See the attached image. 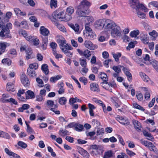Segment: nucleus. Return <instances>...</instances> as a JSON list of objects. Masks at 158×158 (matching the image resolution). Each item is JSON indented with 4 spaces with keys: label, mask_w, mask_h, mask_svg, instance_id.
Returning <instances> with one entry per match:
<instances>
[{
    "label": "nucleus",
    "mask_w": 158,
    "mask_h": 158,
    "mask_svg": "<svg viewBox=\"0 0 158 158\" xmlns=\"http://www.w3.org/2000/svg\"><path fill=\"white\" fill-rule=\"evenodd\" d=\"M91 3L87 0H82L76 7V13L79 17H84L87 15L88 10Z\"/></svg>",
    "instance_id": "obj_1"
},
{
    "label": "nucleus",
    "mask_w": 158,
    "mask_h": 158,
    "mask_svg": "<svg viewBox=\"0 0 158 158\" xmlns=\"http://www.w3.org/2000/svg\"><path fill=\"white\" fill-rule=\"evenodd\" d=\"M106 31H110V34L113 38L120 37L122 36V30L120 27L113 21H111L106 27Z\"/></svg>",
    "instance_id": "obj_2"
},
{
    "label": "nucleus",
    "mask_w": 158,
    "mask_h": 158,
    "mask_svg": "<svg viewBox=\"0 0 158 158\" xmlns=\"http://www.w3.org/2000/svg\"><path fill=\"white\" fill-rule=\"evenodd\" d=\"M111 21L108 19H100L95 21L94 26V27L97 29L101 31L104 29L106 31V27L108 23H110Z\"/></svg>",
    "instance_id": "obj_3"
},
{
    "label": "nucleus",
    "mask_w": 158,
    "mask_h": 158,
    "mask_svg": "<svg viewBox=\"0 0 158 158\" xmlns=\"http://www.w3.org/2000/svg\"><path fill=\"white\" fill-rule=\"evenodd\" d=\"M53 17L56 18L57 19H59L61 21H68L71 20L72 19L71 16L68 15V17L64 15V11L59 12V11L56 10L52 14Z\"/></svg>",
    "instance_id": "obj_4"
},
{
    "label": "nucleus",
    "mask_w": 158,
    "mask_h": 158,
    "mask_svg": "<svg viewBox=\"0 0 158 158\" xmlns=\"http://www.w3.org/2000/svg\"><path fill=\"white\" fill-rule=\"evenodd\" d=\"M21 80L24 86L27 87L29 85V81L24 73H23L21 75Z\"/></svg>",
    "instance_id": "obj_5"
},
{
    "label": "nucleus",
    "mask_w": 158,
    "mask_h": 158,
    "mask_svg": "<svg viewBox=\"0 0 158 158\" xmlns=\"http://www.w3.org/2000/svg\"><path fill=\"white\" fill-rule=\"evenodd\" d=\"M10 30L8 29L2 28L0 32V35L1 37L9 38L10 37Z\"/></svg>",
    "instance_id": "obj_6"
},
{
    "label": "nucleus",
    "mask_w": 158,
    "mask_h": 158,
    "mask_svg": "<svg viewBox=\"0 0 158 158\" xmlns=\"http://www.w3.org/2000/svg\"><path fill=\"white\" fill-rule=\"evenodd\" d=\"M77 51L79 54L81 56H84L86 58L89 60V58L88 59V58H89L91 55L90 52L87 49L85 50L84 51H83L80 49H77Z\"/></svg>",
    "instance_id": "obj_7"
},
{
    "label": "nucleus",
    "mask_w": 158,
    "mask_h": 158,
    "mask_svg": "<svg viewBox=\"0 0 158 158\" xmlns=\"http://www.w3.org/2000/svg\"><path fill=\"white\" fill-rule=\"evenodd\" d=\"M25 53H26V58L27 60L33 58L35 57V55L33 54L31 48L28 47L27 48Z\"/></svg>",
    "instance_id": "obj_8"
},
{
    "label": "nucleus",
    "mask_w": 158,
    "mask_h": 158,
    "mask_svg": "<svg viewBox=\"0 0 158 158\" xmlns=\"http://www.w3.org/2000/svg\"><path fill=\"white\" fill-rule=\"evenodd\" d=\"M77 149L79 153L82 155L84 158H89V155L88 153L83 148L80 147H78Z\"/></svg>",
    "instance_id": "obj_9"
},
{
    "label": "nucleus",
    "mask_w": 158,
    "mask_h": 158,
    "mask_svg": "<svg viewBox=\"0 0 158 158\" xmlns=\"http://www.w3.org/2000/svg\"><path fill=\"white\" fill-rule=\"evenodd\" d=\"M10 45V44L7 42L0 43V55L5 52L6 48Z\"/></svg>",
    "instance_id": "obj_10"
},
{
    "label": "nucleus",
    "mask_w": 158,
    "mask_h": 158,
    "mask_svg": "<svg viewBox=\"0 0 158 158\" xmlns=\"http://www.w3.org/2000/svg\"><path fill=\"white\" fill-rule=\"evenodd\" d=\"M90 89L93 92H98L99 91L98 85L95 82L91 83L90 85Z\"/></svg>",
    "instance_id": "obj_11"
},
{
    "label": "nucleus",
    "mask_w": 158,
    "mask_h": 158,
    "mask_svg": "<svg viewBox=\"0 0 158 158\" xmlns=\"http://www.w3.org/2000/svg\"><path fill=\"white\" fill-rule=\"evenodd\" d=\"M40 31L41 34L44 36H48L49 33V31L48 29L46 28L44 26L40 27Z\"/></svg>",
    "instance_id": "obj_12"
},
{
    "label": "nucleus",
    "mask_w": 158,
    "mask_h": 158,
    "mask_svg": "<svg viewBox=\"0 0 158 158\" xmlns=\"http://www.w3.org/2000/svg\"><path fill=\"white\" fill-rule=\"evenodd\" d=\"M84 44L86 48L90 50H94L95 48L94 46L90 41H85Z\"/></svg>",
    "instance_id": "obj_13"
},
{
    "label": "nucleus",
    "mask_w": 158,
    "mask_h": 158,
    "mask_svg": "<svg viewBox=\"0 0 158 158\" xmlns=\"http://www.w3.org/2000/svg\"><path fill=\"white\" fill-rule=\"evenodd\" d=\"M74 12V9L73 7L72 6L68 7L66 10V14L65 16L67 17H68V15L71 16V15L73 14Z\"/></svg>",
    "instance_id": "obj_14"
},
{
    "label": "nucleus",
    "mask_w": 158,
    "mask_h": 158,
    "mask_svg": "<svg viewBox=\"0 0 158 158\" xmlns=\"http://www.w3.org/2000/svg\"><path fill=\"white\" fill-rule=\"evenodd\" d=\"M26 99H27L34 98V94L32 91L28 90L25 93Z\"/></svg>",
    "instance_id": "obj_15"
},
{
    "label": "nucleus",
    "mask_w": 158,
    "mask_h": 158,
    "mask_svg": "<svg viewBox=\"0 0 158 158\" xmlns=\"http://www.w3.org/2000/svg\"><path fill=\"white\" fill-rule=\"evenodd\" d=\"M129 4L131 7L134 9L139 3V0H129Z\"/></svg>",
    "instance_id": "obj_16"
},
{
    "label": "nucleus",
    "mask_w": 158,
    "mask_h": 158,
    "mask_svg": "<svg viewBox=\"0 0 158 158\" xmlns=\"http://www.w3.org/2000/svg\"><path fill=\"white\" fill-rule=\"evenodd\" d=\"M132 123L134 126L135 129L138 131L141 130V124L138 121L135 120H132Z\"/></svg>",
    "instance_id": "obj_17"
},
{
    "label": "nucleus",
    "mask_w": 158,
    "mask_h": 158,
    "mask_svg": "<svg viewBox=\"0 0 158 158\" xmlns=\"http://www.w3.org/2000/svg\"><path fill=\"white\" fill-rule=\"evenodd\" d=\"M100 78L103 81L102 83L107 84V75L104 72H101L99 76Z\"/></svg>",
    "instance_id": "obj_18"
},
{
    "label": "nucleus",
    "mask_w": 158,
    "mask_h": 158,
    "mask_svg": "<svg viewBox=\"0 0 158 158\" xmlns=\"http://www.w3.org/2000/svg\"><path fill=\"white\" fill-rule=\"evenodd\" d=\"M84 19L85 24L89 25L90 23H92L94 21V18L91 16H86L85 17Z\"/></svg>",
    "instance_id": "obj_19"
},
{
    "label": "nucleus",
    "mask_w": 158,
    "mask_h": 158,
    "mask_svg": "<svg viewBox=\"0 0 158 158\" xmlns=\"http://www.w3.org/2000/svg\"><path fill=\"white\" fill-rule=\"evenodd\" d=\"M136 10L137 11H138L139 9H140L142 10H144L145 11H146L148 10L146 7L144 6V5L142 3H140L139 2V3L137 5L136 8L134 9Z\"/></svg>",
    "instance_id": "obj_20"
},
{
    "label": "nucleus",
    "mask_w": 158,
    "mask_h": 158,
    "mask_svg": "<svg viewBox=\"0 0 158 158\" xmlns=\"http://www.w3.org/2000/svg\"><path fill=\"white\" fill-rule=\"evenodd\" d=\"M27 74L32 78L36 77V73L35 70H31L30 69H27Z\"/></svg>",
    "instance_id": "obj_21"
},
{
    "label": "nucleus",
    "mask_w": 158,
    "mask_h": 158,
    "mask_svg": "<svg viewBox=\"0 0 158 158\" xmlns=\"http://www.w3.org/2000/svg\"><path fill=\"white\" fill-rule=\"evenodd\" d=\"M70 27L77 34H79L80 33V31H79V26L78 24H75V25L71 24Z\"/></svg>",
    "instance_id": "obj_22"
},
{
    "label": "nucleus",
    "mask_w": 158,
    "mask_h": 158,
    "mask_svg": "<svg viewBox=\"0 0 158 158\" xmlns=\"http://www.w3.org/2000/svg\"><path fill=\"white\" fill-rule=\"evenodd\" d=\"M14 85L13 83L11 82L8 83L6 85V89L8 91L14 92L15 89L14 88Z\"/></svg>",
    "instance_id": "obj_23"
},
{
    "label": "nucleus",
    "mask_w": 158,
    "mask_h": 158,
    "mask_svg": "<svg viewBox=\"0 0 158 158\" xmlns=\"http://www.w3.org/2000/svg\"><path fill=\"white\" fill-rule=\"evenodd\" d=\"M139 75L143 80L145 82H148L150 80L148 76L142 72L139 73Z\"/></svg>",
    "instance_id": "obj_24"
},
{
    "label": "nucleus",
    "mask_w": 158,
    "mask_h": 158,
    "mask_svg": "<svg viewBox=\"0 0 158 158\" xmlns=\"http://www.w3.org/2000/svg\"><path fill=\"white\" fill-rule=\"evenodd\" d=\"M41 69L45 74H48L49 72L48 66L46 64H44L41 66Z\"/></svg>",
    "instance_id": "obj_25"
},
{
    "label": "nucleus",
    "mask_w": 158,
    "mask_h": 158,
    "mask_svg": "<svg viewBox=\"0 0 158 158\" xmlns=\"http://www.w3.org/2000/svg\"><path fill=\"white\" fill-rule=\"evenodd\" d=\"M25 123L27 127L26 131L27 132L30 134L35 133V132L33 129L30 127V125L26 121H25Z\"/></svg>",
    "instance_id": "obj_26"
},
{
    "label": "nucleus",
    "mask_w": 158,
    "mask_h": 158,
    "mask_svg": "<svg viewBox=\"0 0 158 158\" xmlns=\"http://www.w3.org/2000/svg\"><path fill=\"white\" fill-rule=\"evenodd\" d=\"M30 107V106L28 104H24L21 107L18 108V111L19 112H23L24 110H27Z\"/></svg>",
    "instance_id": "obj_27"
},
{
    "label": "nucleus",
    "mask_w": 158,
    "mask_h": 158,
    "mask_svg": "<svg viewBox=\"0 0 158 158\" xmlns=\"http://www.w3.org/2000/svg\"><path fill=\"white\" fill-rule=\"evenodd\" d=\"M38 65L37 63H35L33 64H30L29 65V68L27 69H30L31 70H34L38 68Z\"/></svg>",
    "instance_id": "obj_28"
},
{
    "label": "nucleus",
    "mask_w": 158,
    "mask_h": 158,
    "mask_svg": "<svg viewBox=\"0 0 158 158\" xmlns=\"http://www.w3.org/2000/svg\"><path fill=\"white\" fill-rule=\"evenodd\" d=\"M150 63L155 69L158 72V61L154 60L150 61Z\"/></svg>",
    "instance_id": "obj_29"
},
{
    "label": "nucleus",
    "mask_w": 158,
    "mask_h": 158,
    "mask_svg": "<svg viewBox=\"0 0 158 158\" xmlns=\"http://www.w3.org/2000/svg\"><path fill=\"white\" fill-rule=\"evenodd\" d=\"M59 134L62 136H65L66 135H69V132L68 131L66 130L61 129L59 132Z\"/></svg>",
    "instance_id": "obj_30"
},
{
    "label": "nucleus",
    "mask_w": 158,
    "mask_h": 158,
    "mask_svg": "<svg viewBox=\"0 0 158 158\" xmlns=\"http://www.w3.org/2000/svg\"><path fill=\"white\" fill-rule=\"evenodd\" d=\"M62 76L60 75H57L56 77H52L50 78V81L51 82L55 83L56 81L60 79Z\"/></svg>",
    "instance_id": "obj_31"
},
{
    "label": "nucleus",
    "mask_w": 158,
    "mask_h": 158,
    "mask_svg": "<svg viewBox=\"0 0 158 158\" xmlns=\"http://www.w3.org/2000/svg\"><path fill=\"white\" fill-rule=\"evenodd\" d=\"M84 127L83 125L78 123H76L75 130L77 131H82Z\"/></svg>",
    "instance_id": "obj_32"
},
{
    "label": "nucleus",
    "mask_w": 158,
    "mask_h": 158,
    "mask_svg": "<svg viewBox=\"0 0 158 158\" xmlns=\"http://www.w3.org/2000/svg\"><path fill=\"white\" fill-rule=\"evenodd\" d=\"M143 134L144 136L148 137V138L147 139L148 140H151L153 139V137L151 135V134L148 133L146 131H143Z\"/></svg>",
    "instance_id": "obj_33"
},
{
    "label": "nucleus",
    "mask_w": 158,
    "mask_h": 158,
    "mask_svg": "<svg viewBox=\"0 0 158 158\" xmlns=\"http://www.w3.org/2000/svg\"><path fill=\"white\" fill-rule=\"evenodd\" d=\"M122 119L120 121V123L123 125H128L129 124V122L128 121V119L126 118H123L122 117Z\"/></svg>",
    "instance_id": "obj_34"
},
{
    "label": "nucleus",
    "mask_w": 158,
    "mask_h": 158,
    "mask_svg": "<svg viewBox=\"0 0 158 158\" xmlns=\"http://www.w3.org/2000/svg\"><path fill=\"white\" fill-rule=\"evenodd\" d=\"M149 34L153 37L152 40H155L156 37L158 36V33L155 30H153L152 31L149 32Z\"/></svg>",
    "instance_id": "obj_35"
},
{
    "label": "nucleus",
    "mask_w": 158,
    "mask_h": 158,
    "mask_svg": "<svg viewBox=\"0 0 158 158\" xmlns=\"http://www.w3.org/2000/svg\"><path fill=\"white\" fill-rule=\"evenodd\" d=\"M149 149L151 151H153L156 154H158V150L155 146L153 145L152 143L148 147Z\"/></svg>",
    "instance_id": "obj_36"
},
{
    "label": "nucleus",
    "mask_w": 158,
    "mask_h": 158,
    "mask_svg": "<svg viewBox=\"0 0 158 158\" xmlns=\"http://www.w3.org/2000/svg\"><path fill=\"white\" fill-rule=\"evenodd\" d=\"M140 141L142 144L144 145L146 147H149V146L152 144V143L143 140V139H140Z\"/></svg>",
    "instance_id": "obj_37"
},
{
    "label": "nucleus",
    "mask_w": 158,
    "mask_h": 158,
    "mask_svg": "<svg viewBox=\"0 0 158 158\" xmlns=\"http://www.w3.org/2000/svg\"><path fill=\"white\" fill-rule=\"evenodd\" d=\"M130 36L132 37H136L139 34V31L138 30H134L130 33Z\"/></svg>",
    "instance_id": "obj_38"
},
{
    "label": "nucleus",
    "mask_w": 158,
    "mask_h": 158,
    "mask_svg": "<svg viewBox=\"0 0 158 158\" xmlns=\"http://www.w3.org/2000/svg\"><path fill=\"white\" fill-rule=\"evenodd\" d=\"M112 152L111 150L106 152L103 157V158H110L112 156Z\"/></svg>",
    "instance_id": "obj_39"
},
{
    "label": "nucleus",
    "mask_w": 158,
    "mask_h": 158,
    "mask_svg": "<svg viewBox=\"0 0 158 158\" xmlns=\"http://www.w3.org/2000/svg\"><path fill=\"white\" fill-rule=\"evenodd\" d=\"M124 71L125 75L127 77L128 80L129 81H131L132 79L131 74L129 72L127 71V69H125L124 70Z\"/></svg>",
    "instance_id": "obj_40"
},
{
    "label": "nucleus",
    "mask_w": 158,
    "mask_h": 158,
    "mask_svg": "<svg viewBox=\"0 0 158 158\" xmlns=\"http://www.w3.org/2000/svg\"><path fill=\"white\" fill-rule=\"evenodd\" d=\"M81 100L78 99L77 97L71 98L69 100V102L70 104H73L76 102H81Z\"/></svg>",
    "instance_id": "obj_41"
},
{
    "label": "nucleus",
    "mask_w": 158,
    "mask_h": 158,
    "mask_svg": "<svg viewBox=\"0 0 158 158\" xmlns=\"http://www.w3.org/2000/svg\"><path fill=\"white\" fill-rule=\"evenodd\" d=\"M67 100L64 97H62L60 98L59 100V102L60 104L62 105H64L66 104Z\"/></svg>",
    "instance_id": "obj_42"
},
{
    "label": "nucleus",
    "mask_w": 158,
    "mask_h": 158,
    "mask_svg": "<svg viewBox=\"0 0 158 158\" xmlns=\"http://www.w3.org/2000/svg\"><path fill=\"white\" fill-rule=\"evenodd\" d=\"M3 63H5L8 66L10 65L11 64V60L7 58L3 59L2 61Z\"/></svg>",
    "instance_id": "obj_43"
},
{
    "label": "nucleus",
    "mask_w": 158,
    "mask_h": 158,
    "mask_svg": "<svg viewBox=\"0 0 158 158\" xmlns=\"http://www.w3.org/2000/svg\"><path fill=\"white\" fill-rule=\"evenodd\" d=\"M86 59H79L80 63L82 67H86L87 65Z\"/></svg>",
    "instance_id": "obj_44"
},
{
    "label": "nucleus",
    "mask_w": 158,
    "mask_h": 158,
    "mask_svg": "<svg viewBox=\"0 0 158 158\" xmlns=\"http://www.w3.org/2000/svg\"><path fill=\"white\" fill-rule=\"evenodd\" d=\"M133 106L135 108L140 110L141 111H144V109L142 107L139 105L137 103H133Z\"/></svg>",
    "instance_id": "obj_45"
},
{
    "label": "nucleus",
    "mask_w": 158,
    "mask_h": 158,
    "mask_svg": "<svg viewBox=\"0 0 158 158\" xmlns=\"http://www.w3.org/2000/svg\"><path fill=\"white\" fill-rule=\"evenodd\" d=\"M158 4V2L156 1H152L150 2L148 4V6L149 7H151V5L156 7L157 8Z\"/></svg>",
    "instance_id": "obj_46"
},
{
    "label": "nucleus",
    "mask_w": 158,
    "mask_h": 158,
    "mask_svg": "<svg viewBox=\"0 0 158 158\" xmlns=\"http://www.w3.org/2000/svg\"><path fill=\"white\" fill-rule=\"evenodd\" d=\"M57 0H51L50 3V5L51 8H56L57 7Z\"/></svg>",
    "instance_id": "obj_47"
},
{
    "label": "nucleus",
    "mask_w": 158,
    "mask_h": 158,
    "mask_svg": "<svg viewBox=\"0 0 158 158\" xmlns=\"http://www.w3.org/2000/svg\"><path fill=\"white\" fill-rule=\"evenodd\" d=\"M113 57L114 58L116 61L118 62L119 61V58L121 56V54L120 52L117 53V54H114L113 55Z\"/></svg>",
    "instance_id": "obj_48"
},
{
    "label": "nucleus",
    "mask_w": 158,
    "mask_h": 158,
    "mask_svg": "<svg viewBox=\"0 0 158 158\" xmlns=\"http://www.w3.org/2000/svg\"><path fill=\"white\" fill-rule=\"evenodd\" d=\"M57 28L61 31L63 32H65L66 31V29L62 25L59 23L56 26Z\"/></svg>",
    "instance_id": "obj_49"
},
{
    "label": "nucleus",
    "mask_w": 158,
    "mask_h": 158,
    "mask_svg": "<svg viewBox=\"0 0 158 158\" xmlns=\"http://www.w3.org/2000/svg\"><path fill=\"white\" fill-rule=\"evenodd\" d=\"M58 43L59 44L60 49H63V46H64L66 43V41L64 40H59L58 41Z\"/></svg>",
    "instance_id": "obj_50"
},
{
    "label": "nucleus",
    "mask_w": 158,
    "mask_h": 158,
    "mask_svg": "<svg viewBox=\"0 0 158 158\" xmlns=\"http://www.w3.org/2000/svg\"><path fill=\"white\" fill-rule=\"evenodd\" d=\"M18 144L19 146L23 148H25L27 146L26 143L21 141H19L18 143Z\"/></svg>",
    "instance_id": "obj_51"
},
{
    "label": "nucleus",
    "mask_w": 158,
    "mask_h": 158,
    "mask_svg": "<svg viewBox=\"0 0 158 158\" xmlns=\"http://www.w3.org/2000/svg\"><path fill=\"white\" fill-rule=\"evenodd\" d=\"M136 96L138 100L141 101L143 100V96L141 93L137 92Z\"/></svg>",
    "instance_id": "obj_52"
},
{
    "label": "nucleus",
    "mask_w": 158,
    "mask_h": 158,
    "mask_svg": "<svg viewBox=\"0 0 158 158\" xmlns=\"http://www.w3.org/2000/svg\"><path fill=\"white\" fill-rule=\"evenodd\" d=\"M79 81L83 83L85 85L87 83V79L84 77H81L79 79Z\"/></svg>",
    "instance_id": "obj_53"
},
{
    "label": "nucleus",
    "mask_w": 158,
    "mask_h": 158,
    "mask_svg": "<svg viewBox=\"0 0 158 158\" xmlns=\"http://www.w3.org/2000/svg\"><path fill=\"white\" fill-rule=\"evenodd\" d=\"M47 105L49 107H53L54 105V102L52 100H48L47 102Z\"/></svg>",
    "instance_id": "obj_54"
},
{
    "label": "nucleus",
    "mask_w": 158,
    "mask_h": 158,
    "mask_svg": "<svg viewBox=\"0 0 158 158\" xmlns=\"http://www.w3.org/2000/svg\"><path fill=\"white\" fill-rule=\"evenodd\" d=\"M63 49H61L62 51L64 49H69V50H72L73 48L70 45H69L67 44H66L64 46H63Z\"/></svg>",
    "instance_id": "obj_55"
},
{
    "label": "nucleus",
    "mask_w": 158,
    "mask_h": 158,
    "mask_svg": "<svg viewBox=\"0 0 158 158\" xmlns=\"http://www.w3.org/2000/svg\"><path fill=\"white\" fill-rule=\"evenodd\" d=\"M5 100L6 102H11L15 105H17L18 104L17 102L15 99L12 98H10L9 99H6Z\"/></svg>",
    "instance_id": "obj_56"
},
{
    "label": "nucleus",
    "mask_w": 158,
    "mask_h": 158,
    "mask_svg": "<svg viewBox=\"0 0 158 158\" xmlns=\"http://www.w3.org/2000/svg\"><path fill=\"white\" fill-rule=\"evenodd\" d=\"M20 27L23 28H26L27 27V23L26 21H23L20 23Z\"/></svg>",
    "instance_id": "obj_57"
},
{
    "label": "nucleus",
    "mask_w": 158,
    "mask_h": 158,
    "mask_svg": "<svg viewBox=\"0 0 158 158\" xmlns=\"http://www.w3.org/2000/svg\"><path fill=\"white\" fill-rule=\"evenodd\" d=\"M137 15L141 19H144L146 17V15L143 12L138 11Z\"/></svg>",
    "instance_id": "obj_58"
},
{
    "label": "nucleus",
    "mask_w": 158,
    "mask_h": 158,
    "mask_svg": "<svg viewBox=\"0 0 158 158\" xmlns=\"http://www.w3.org/2000/svg\"><path fill=\"white\" fill-rule=\"evenodd\" d=\"M53 55L55 56V57L56 59H58L59 58H62V55L59 54H58L56 50H54L53 52Z\"/></svg>",
    "instance_id": "obj_59"
},
{
    "label": "nucleus",
    "mask_w": 158,
    "mask_h": 158,
    "mask_svg": "<svg viewBox=\"0 0 158 158\" xmlns=\"http://www.w3.org/2000/svg\"><path fill=\"white\" fill-rule=\"evenodd\" d=\"M19 34L23 35L25 38L27 36V34L26 31L24 30H20L19 31Z\"/></svg>",
    "instance_id": "obj_60"
},
{
    "label": "nucleus",
    "mask_w": 158,
    "mask_h": 158,
    "mask_svg": "<svg viewBox=\"0 0 158 158\" xmlns=\"http://www.w3.org/2000/svg\"><path fill=\"white\" fill-rule=\"evenodd\" d=\"M121 155H118L117 156V158H128V156L123 152L120 153Z\"/></svg>",
    "instance_id": "obj_61"
},
{
    "label": "nucleus",
    "mask_w": 158,
    "mask_h": 158,
    "mask_svg": "<svg viewBox=\"0 0 158 158\" xmlns=\"http://www.w3.org/2000/svg\"><path fill=\"white\" fill-rule=\"evenodd\" d=\"M36 81L40 85L39 86L40 87H42L43 86L44 83L42 80L41 79L38 77L36 79Z\"/></svg>",
    "instance_id": "obj_62"
},
{
    "label": "nucleus",
    "mask_w": 158,
    "mask_h": 158,
    "mask_svg": "<svg viewBox=\"0 0 158 158\" xmlns=\"http://www.w3.org/2000/svg\"><path fill=\"white\" fill-rule=\"evenodd\" d=\"M127 154L130 156H133L135 155V154L132 151L129 150L128 149H126Z\"/></svg>",
    "instance_id": "obj_63"
},
{
    "label": "nucleus",
    "mask_w": 158,
    "mask_h": 158,
    "mask_svg": "<svg viewBox=\"0 0 158 158\" xmlns=\"http://www.w3.org/2000/svg\"><path fill=\"white\" fill-rule=\"evenodd\" d=\"M112 69L117 73H120L121 71L120 68L116 66H113Z\"/></svg>",
    "instance_id": "obj_64"
}]
</instances>
